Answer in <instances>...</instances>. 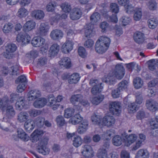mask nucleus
<instances>
[{
  "mask_svg": "<svg viewBox=\"0 0 158 158\" xmlns=\"http://www.w3.org/2000/svg\"><path fill=\"white\" fill-rule=\"evenodd\" d=\"M36 26L35 22L32 20L27 21L24 24L23 30L25 32H28L34 29Z\"/></svg>",
  "mask_w": 158,
  "mask_h": 158,
  "instance_id": "obj_13",
  "label": "nucleus"
},
{
  "mask_svg": "<svg viewBox=\"0 0 158 158\" xmlns=\"http://www.w3.org/2000/svg\"><path fill=\"white\" fill-rule=\"evenodd\" d=\"M91 119L94 124H99L101 122L102 118L95 114L91 116Z\"/></svg>",
  "mask_w": 158,
  "mask_h": 158,
  "instance_id": "obj_50",
  "label": "nucleus"
},
{
  "mask_svg": "<svg viewBox=\"0 0 158 158\" xmlns=\"http://www.w3.org/2000/svg\"><path fill=\"white\" fill-rule=\"evenodd\" d=\"M109 107L110 111L113 114L118 116L121 113V107L119 102H111Z\"/></svg>",
  "mask_w": 158,
  "mask_h": 158,
  "instance_id": "obj_4",
  "label": "nucleus"
},
{
  "mask_svg": "<svg viewBox=\"0 0 158 158\" xmlns=\"http://www.w3.org/2000/svg\"><path fill=\"white\" fill-rule=\"evenodd\" d=\"M40 92L38 90H31L28 94V100L29 101H33L40 96Z\"/></svg>",
  "mask_w": 158,
  "mask_h": 158,
  "instance_id": "obj_14",
  "label": "nucleus"
},
{
  "mask_svg": "<svg viewBox=\"0 0 158 158\" xmlns=\"http://www.w3.org/2000/svg\"><path fill=\"white\" fill-rule=\"evenodd\" d=\"M137 136L135 134H131L127 138L128 144L127 146L130 145L131 144L134 143L137 139Z\"/></svg>",
  "mask_w": 158,
  "mask_h": 158,
  "instance_id": "obj_51",
  "label": "nucleus"
},
{
  "mask_svg": "<svg viewBox=\"0 0 158 158\" xmlns=\"http://www.w3.org/2000/svg\"><path fill=\"white\" fill-rule=\"evenodd\" d=\"M142 143L141 141H140L139 140H137L135 144L133 145L132 150L135 151L139 148L142 146Z\"/></svg>",
  "mask_w": 158,
  "mask_h": 158,
  "instance_id": "obj_63",
  "label": "nucleus"
},
{
  "mask_svg": "<svg viewBox=\"0 0 158 158\" xmlns=\"http://www.w3.org/2000/svg\"><path fill=\"white\" fill-rule=\"evenodd\" d=\"M59 49V46L57 44H54L50 47L49 52L51 55L54 56L57 54Z\"/></svg>",
  "mask_w": 158,
  "mask_h": 158,
  "instance_id": "obj_25",
  "label": "nucleus"
},
{
  "mask_svg": "<svg viewBox=\"0 0 158 158\" xmlns=\"http://www.w3.org/2000/svg\"><path fill=\"white\" fill-rule=\"evenodd\" d=\"M133 83L136 89L141 88L143 84V81L141 78L139 77H137L134 79Z\"/></svg>",
  "mask_w": 158,
  "mask_h": 158,
  "instance_id": "obj_38",
  "label": "nucleus"
},
{
  "mask_svg": "<svg viewBox=\"0 0 158 158\" xmlns=\"http://www.w3.org/2000/svg\"><path fill=\"white\" fill-rule=\"evenodd\" d=\"M88 126L87 121L85 120H83L80 124L77 129L78 133L81 134L84 133L88 129Z\"/></svg>",
  "mask_w": 158,
  "mask_h": 158,
  "instance_id": "obj_15",
  "label": "nucleus"
},
{
  "mask_svg": "<svg viewBox=\"0 0 158 158\" xmlns=\"http://www.w3.org/2000/svg\"><path fill=\"white\" fill-rule=\"evenodd\" d=\"M56 122L57 124L60 126H63L65 123L64 118L61 116H58L56 118Z\"/></svg>",
  "mask_w": 158,
  "mask_h": 158,
  "instance_id": "obj_61",
  "label": "nucleus"
},
{
  "mask_svg": "<svg viewBox=\"0 0 158 158\" xmlns=\"http://www.w3.org/2000/svg\"><path fill=\"white\" fill-rule=\"evenodd\" d=\"M98 158H107V154L106 150L104 148L99 149L97 154Z\"/></svg>",
  "mask_w": 158,
  "mask_h": 158,
  "instance_id": "obj_39",
  "label": "nucleus"
},
{
  "mask_svg": "<svg viewBox=\"0 0 158 158\" xmlns=\"http://www.w3.org/2000/svg\"><path fill=\"white\" fill-rule=\"evenodd\" d=\"M35 123L31 119L27 120L25 123L24 127L25 129L29 132H30L34 127Z\"/></svg>",
  "mask_w": 158,
  "mask_h": 158,
  "instance_id": "obj_19",
  "label": "nucleus"
},
{
  "mask_svg": "<svg viewBox=\"0 0 158 158\" xmlns=\"http://www.w3.org/2000/svg\"><path fill=\"white\" fill-rule=\"evenodd\" d=\"M74 109L72 108L66 109L64 110V116L66 118H69L71 117L74 114Z\"/></svg>",
  "mask_w": 158,
  "mask_h": 158,
  "instance_id": "obj_44",
  "label": "nucleus"
},
{
  "mask_svg": "<svg viewBox=\"0 0 158 158\" xmlns=\"http://www.w3.org/2000/svg\"><path fill=\"white\" fill-rule=\"evenodd\" d=\"M138 109V105L135 103L133 102L129 104L128 106V109L130 112L135 111Z\"/></svg>",
  "mask_w": 158,
  "mask_h": 158,
  "instance_id": "obj_58",
  "label": "nucleus"
},
{
  "mask_svg": "<svg viewBox=\"0 0 158 158\" xmlns=\"http://www.w3.org/2000/svg\"><path fill=\"white\" fill-rule=\"evenodd\" d=\"M63 35V33L62 31L58 29L53 30L50 34L51 38L55 40H58L61 39Z\"/></svg>",
  "mask_w": 158,
  "mask_h": 158,
  "instance_id": "obj_7",
  "label": "nucleus"
},
{
  "mask_svg": "<svg viewBox=\"0 0 158 158\" xmlns=\"http://www.w3.org/2000/svg\"><path fill=\"white\" fill-rule=\"evenodd\" d=\"M150 124L151 128L152 129L158 128V122L155 119H150Z\"/></svg>",
  "mask_w": 158,
  "mask_h": 158,
  "instance_id": "obj_57",
  "label": "nucleus"
},
{
  "mask_svg": "<svg viewBox=\"0 0 158 158\" xmlns=\"http://www.w3.org/2000/svg\"><path fill=\"white\" fill-rule=\"evenodd\" d=\"M82 119L80 114H77L70 120V121L73 124L76 125L81 122L83 121Z\"/></svg>",
  "mask_w": 158,
  "mask_h": 158,
  "instance_id": "obj_29",
  "label": "nucleus"
},
{
  "mask_svg": "<svg viewBox=\"0 0 158 158\" xmlns=\"http://www.w3.org/2000/svg\"><path fill=\"white\" fill-rule=\"evenodd\" d=\"M100 19V15L98 12L94 13L90 16V20L92 24H94Z\"/></svg>",
  "mask_w": 158,
  "mask_h": 158,
  "instance_id": "obj_36",
  "label": "nucleus"
},
{
  "mask_svg": "<svg viewBox=\"0 0 158 158\" xmlns=\"http://www.w3.org/2000/svg\"><path fill=\"white\" fill-rule=\"evenodd\" d=\"M133 16L134 19L136 21L139 20L141 18L142 13L141 9L140 8H135L134 11Z\"/></svg>",
  "mask_w": 158,
  "mask_h": 158,
  "instance_id": "obj_35",
  "label": "nucleus"
},
{
  "mask_svg": "<svg viewBox=\"0 0 158 158\" xmlns=\"http://www.w3.org/2000/svg\"><path fill=\"white\" fill-rule=\"evenodd\" d=\"M122 91L117 88L113 90L112 92V96L114 98H116L119 97Z\"/></svg>",
  "mask_w": 158,
  "mask_h": 158,
  "instance_id": "obj_62",
  "label": "nucleus"
},
{
  "mask_svg": "<svg viewBox=\"0 0 158 158\" xmlns=\"http://www.w3.org/2000/svg\"><path fill=\"white\" fill-rule=\"evenodd\" d=\"M6 107L5 116L9 118H11L15 114V111L11 106L8 105Z\"/></svg>",
  "mask_w": 158,
  "mask_h": 158,
  "instance_id": "obj_22",
  "label": "nucleus"
},
{
  "mask_svg": "<svg viewBox=\"0 0 158 158\" xmlns=\"http://www.w3.org/2000/svg\"><path fill=\"white\" fill-rule=\"evenodd\" d=\"M45 119L43 117H39L36 118L34 122L35 124L39 127H42L44 124Z\"/></svg>",
  "mask_w": 158,
  "mask_h": 158,
  "instance_id": "obj_48",
  "label": "nucleus"
},
{
  "mask_svg": "<svg viewBox=\"0 0 158 158\" xmlns=\"http://www.w3.org/2000/svg\"><path fill=\"white\" fill-rule=\"evenodd\" d=\"M134 39L136 43L139 44L141 43L144 41V34L140 32H136L134 34Z\"/></svg>",
  "mask_w": 158,
  "mask_h": 158,
  "instance_id": "obj_23",
  "label": "nucleus"
},
{
  "mask_svg": "<svg viewBox=\"0 0 158 158\" xmlns=\"http://www.w3.org/2000/svg\"><path fill=\"white\" fill-rule=\"evenodd\" d=\"M8 102L9 100L7 98L5 97L2 98H0V108L3 110L5 109L8 106Z\"/></svg>",
  "mask_w": 158,
  "mask_h": 158,
  "instance_id": "obj_42",
  "label": "nucleus"
},
{
  "mask_svg": "<svg viewBox=\"0 0 158 158\" xmlns=\"http://www.w3.org/2000/svg\"><path fill=\"white\" fill-rule=\"evenodd\" d=\"M80 77L77 73H74L72 74L68 80L70 84L77 83L80 79Z\"/></svg>",
  "mask_w": 158,
  "mask_h": 158,
  "instance_id": "obj_26",
  "label": "nucleus"
},
{
  "mask_svg": "<svg viewBox=\"0 0 158 158\" xmlns=\"http://www.w3.org/2000/svg\"><path fill=\"white\" fill-rule=\"evenodd\" d=\"M26 102L23 97H20L15 104L16 108L18 110H21L25 106Z\"/></svg>",
  "mask_w": 158,
  "mask_h": 158,
  "instance_id": "obj_30",
  "label": "nucleus"
},
{
  "mask_svg": "<svg viewBox=\"0 0 158 158\" xmlns=\"http://www.w3.org/2000/svg\"><path fill=\"white\" fill-rule=\"evenodd\" d=\"M60 7L62 10L65 13L69 12L71 9L70 5L66 2L61 4L60 5Z\"/></svg>",
  "mask_w": 158,
  "mask_h": 158,
  "instance_id": "obj_49",
  "label": "nucleus"
},
{
  "mask_svg": "<svg viewBox=\"0 0 158 158\" xmlns=\"http://www.w3.org/2000/svg\"><path fill=\"white\" fill-rule=\"evenodd\" d=\"M148 26L150 28H155L157 26L158 22L157 19L154 18H151L148 20Z\"/></svg>",
  "mask_w": 158,
  "mask_h": 158,
  "instance_id": "obj_37",
  "label": "nucleus"
},
{
  "mask_svg": "<svg viewBox=\"0 0 158 158\" xmlns=\"http://www.w3.org/2000/svg\"><path fill=\"white\" fill-rule=\"evenodd\" d=\"M44 133V132L42 130L39 129L34 131L31 135L32 142H36L39 140L40 136L42 135Z\"/></svg>",
  "mask_w": 158,
  "mask_h": 158,
  "instance_id": "obj_21",
  "label": "nucleus"
},
{
  "mask_svg": "<svg viewBox=\"0 0 158 158\" xmlns=\"http://www.w3.org/2000/svg\"><path fill=\"white\" fill-rule=\"evenodd\" d=\"M82 14L80 9L74 8L70 14V18L72 20H77L80 18Z\"/></svg>",
  "mask_w": 158,
  "mask_h": 158,
  "instance_id": "obj_11",
  "label": "nucleus"
},
{
  "mask_svg": "<svg viewBox=\"0 0 158 158\" xmlns=\"http://www.w3.org/2000/svg\"><path fill=\"white\" fill-rule=\"evenodd\" d=\"M28 12L24 7H21L19 8L17 13V15L20 18L25 17L28 14Z\"/></svg>",
  "mask_w": 158,
  "mask_h": 158,
  "instance_id": "obj_34",
  "label": "nucleus"
},
{
  "mask_svg": "<svg viewBox=\"0 0 158 158\" xmlns=\"http://www.w3.org/2000/svg\"><path fill=\"white\" fill-rule=\"evenodd\" d=\"M16 83H20L19 84H24L26 85L27 83V79L26 77L23 75H21L19 77L15 80Z\"/></svg>",
  "mask_w": 158,
  "mask_h": 158,
  "instance_id": "obj_55",
  "label": "nucleus"
},
{
  "mask_svg": "<svg viewBox=\"0 0 158 158\" xmlns=\"http://www.w3.org/2000/svg\"><path fill=\"white\" fill-rule=\"evenodd\" d=\"M149 154L146 149H141L136 153L135 158H149Z\"/></svg>",
  "mask_w": 158,
  "mask_h": 158,
  "instance_id": "obj_16",
  "label": "nucleus"
},
{
  "mask_svg": "<svg viewBox=\"0 0 158 158\" xmlns=\"http://www.w3.org/2000/svg\"><path fill=\"white\" fill-rule=\"evenodd\" d=\"M49 29V27L46 23H41L37 29L36 34L42 36H45L48 32Z\"/></svg>",
  "mask_w": 158,
  "mask_h": 158,
  "instance_id": "obj_5",
  "label": "nucleus"
},
{
  "mask_svg": "<svg viewBox=\"0 0 158 158\" xmlns=\"http://www.w3.org/2000/svg\"><path fill=\"white\" fill-rule=\"evenodd\" d=\"M82 152L83 155L86 157L91 158L94 156V152L91 147L88 145H85L83 147Z\"/></svg>",
  "mask_w": 158,
  "mask_h": 158,
  "instance_id": "obj_12",
  "label": "nucleus"
},
{
  "mask_svg": "<svg viewBox=\"0 0 158 158\" xmlns=\"http://www.w3.org/2000/svg\"><path fill=\"white\" fill-rule=\"evenodd\" d=\"M128 85V82L126 80H123L118 84V88L122 91L127 88Z\"/></svg>",
  "mask_w": 158,
  "mask_h": 158,
  "instance_id": "obj_47",
  "label": "nucleus"
},
{
  "mask_svg": "<svg viewBox=\"0 0 158 158\" xmlns=\"http://www.w3.org/2000/svg\"><path fill=\"white\" fill-rule=\"evenodd\" d=\"M47 102V100L46 99L44 98H40L34 102L33 105L36 108H41L44 106Z\"/></svg>",
  "mask_w": 158,
  "mask_h": 158,
  "instance_id": "obj_20",
  "label": "nucleus"
},
{
  "mask_svg": "<svg viewBox=\"0 0 158 158\" xmlns=\"http://www.w3.org/2000/svg\"><path fill=\"white\" fill-rule=\"evenodd\" d=\"M125 74V70L123 66L120 64L116 65L114 71L110 72L107 76H105L102 79L103 82L110 85H113L116 82V78L121 80Z\"/></svg>",
  "mask_w": 158,
  "mask_h": 158,
  "instance_id": "obj_1",
  "label": "nucleus"
},
{
  "mask_svg": "<svg viewBox=\"0 0 158 158\" xmlns=\"http://www.w3.org/2000/svg\"><path fill=\"white\" fill-rule=\"evenodd\" d=\"M31 15L32 17L35 19L40 20L44 18V14L43 11L41 10H35L31 12Z\"/></svg>",
  "mask_w": 158,
  "mask_h": 158,
  "instance_id": "obj_17",
  "label": "nucleus"
},
{
  "mask_svg": "<svg viewBox=\"0 0 158 158\" xmlns=\"http://www.w3.org/2000/svg\"><path fill=\"white\" fill-rule=\"evenodd\" d=\"M93 25L89 24L86 25V27L85 28V36L86 37H89V36L92 32Z\"/></svg>",
  "mask_w": 158,
  "mask_h": 158,
  "instance_id": "obj_40",
  "label": "nucleus"
},
{
  "mask_svg": "<svg viewBox=\"0 0 158 158\" xmlns=\"http://www.w3.org/2000/svg\"><path fill=\"white\" fill-rule=\"evenodd\" d=\"M135 102L139 105L141 104L143 101V98L141 92H138L135 93Z\"/></svg>",
  "mask_w": 158,
  "mask_h": 158,
  "instance_id": "obj_52",
  "label": "nucleus"
},
{
  "mask_svg": "<svg viewBox=\"0 0 158 158\" xmlns=\"http://www.w3.org/2000/svg\"><path fill=\"white\" fill-rule=\"evenodd\" d=\"M104 98V95H101L98 97L93 98L91 101L93 104L97 105L103 100Z\"/></svg>",
  "mask_w": 158,
  "mask_h": 158,
  "instance_id": "obj_46",
  "label": "nucleus"
},
{
  "mask_svg": "<svg viewBox=\"0 0 158 158\" xmlns=\"http://www.w3.org/2000/svg\"><path fill=\"white\" fill-rule=\"evenodd\" d=\"M59 64L66 68H69L71 66L70 59L68 57H63L59 61Z\"/></svg>",
  "mask_w": 158,
  "mask_h": 158,
  "instance_id": "obj_24",
  "label": "nucleus"
},
{
  "mask_svg": "<svg viewBox=\"0 0 158 158\" xmlns=\"http://www.w3.org/2000/svg\"><path fill=\"white\" fill-rule=\"evenodd\" d=\"M73 45V43L72 40H67L62 46L63 52L65 53H69L72 50Z\"/></svg>",
  "mask_w": 158,
  "mask_h": 158,
  "instance_id": "obj_10",
  "label": "nucleus"
},
{
  "mask_svg": "<svg viewBox=\"0 0 158 158\" xmlns=\"http://www.w3.org/2000/svg\"><path fill=\"white\" fill-rule=\"evenodd\" d=\"M146 106L148 110L153 112L156 110L158 108V103L152 99L146 101Z\"/></svg>",
  "mask_w": 158,
  "mask_h": 158,
  "instance_id": "obj_8",
  "label": "nucleus"
},
{
  "mask_svg": "<svg viewBox=\"0 0 158 158\" xmlns=\"http://www.w3.org/2000/svg\"><path fill=\"white\" fill-rule=\"evenodd\" d=\"M48 140L47 138H45L39 143L37 151L40 153L44 155L49 153V149L46 147L48 144Z\"/></svg>",
  "mask_w": 158,
  "mask_h": 158,
  "instance_id": "obj_2",
  "label": "nucleus"
},
{
  "mask_svg": "<svg viewBox=\"0 0 158 158\" xmlns=\"http://www.w3.org/2000/svg\"><path fill=\"white\" fill-rule=\"evenodd\" d=\"M98 41H99L100 43L103 44L108 48L109 47L110 43V39L109 38L104 36L100 37Z\"/></svg>",
  "mask_w": 158,
  "mask_h": 158,
  "instance_id": "obj_28",
  "label": "nucleus"
},
{
  "mask_svg": "<svg viewBox=\"0 0 158 158\" xmlns=\"http://www.w3.org/2000/svg\"><path fill=\"white\" fill-rule=\"evenodd\" d=\"M110 10L112 12L117 13L118 12L119 8L118 5L115 3H112L110 5Z\"/></svg>",
  "mask_w": 158,
  "mask_h": 158,
  "instance_id": "obj_60",
  "label": "nucleus"
},
{
  "mask_svg": "<svg viewBox=\"0 0 158 158\" xmlns=\"http://www.w3.org/2000/svg\"><path fill=\"white\" fill-rule=\"evenodd\" d=\"M123 139L120 136L117 135L114 136L112 139V142L114 145L119 146L122 143Z\"/></svg>",
  "mask_w": 158,
  "mask_h": 158,
  "instance_id": "obj_41",
  "label": "nucleus"
},
{
  "mask_svg": "<svg viewBox=\"0 0 158 158\" xmlns=\"http://www.w3.org/2000/svg\"><path fill=\"white\" fill-rule=\"evenodd\" d=\"M28 113L31 116L35 117L40 114L41 112L40 110L33 109L30 110L28 111Z\"/></svg>",
  "mask_w": 158,
  "mask_h": 158,
  "instance_id": "obj_59",
  "label": "nucleus"
},
{
  "mask_svg": "<svg viewBox=\"0 0 158 158\" xmlns=\"http://www.w3.org/2000/svg\"><path fill=\"white\" fill-rule=\"evenodd\" d=\"M28 118V115L27 112H22L18 114V119L20 123H22L26 121Z\"/></svg>",
  "mask_w": 158,
  "mask_h": 158,
  "instance_id": "obj_31",
  "label": "nucleus"
},
{
  "mask_svg": "<svg viewBox=\"0 0 158 158\" xmlns=\"http://www.w3.org/2000/svg\"><path fill=\"white\" fill-rule=\"evenodd\" d=\"M14 28V26L12 24L8 23L5 24L3 27L2 31L6 34H8L11 32Z\"/></svg>",
  "mask_w": 158,
  "mask_h": 158,
  "instance_id": "obj_27",
  "label": "nucleus"
},
{
  "mask_svg": "<svg viewBox=\"0 0 158 158\" xmlns=\"http://www.w3.org/2000/svg\"><path fill=\"white\" fill-rule=\"evenodd\" d=\"M102 83L94 86L92 89L91 92L93 94L96 95L101 92L102 88H100Z\"/></svg>",
  "mask_w": 158,
  "mask_h": 158,
  "instance_id": "obj_53",
  "label": "nucleus"
},
{
  "mask_svg": "<svg viewBox=\"0 0 158 158\" xmlns=\"http://www.w3.org/2000/svg\"><path fill=\"white\" fill-rule=\"evenodd\" d=\"M78 52L79 55L81 57L85 58L86 57L87 53L85 48L83 47H79L78 48Z\"/></svg>",
  "mask_w": 158,
  "mask_h": 158,
  "instance_id": "obj_56",
  "label": "nucleus"
},
{
  "mask_svg": "<svg viewBox=\"0 0 158 158\" xmlns=\"http://www.w3.org/2000/svg\"><path fill=\"white\" fill-rule=\"evenodd\" d=\"M73 140V144L76 147L80 146L82 143V139L79 136H76L74 137Z\"/></svg>",
  "mask_w": 158,
  "mask_h": 158,
  "instance_id": "obj_45",
  "label": "nucleus"
},
{
  "mask_svg": "<svg viewBox=\"0 0 158 158\" xmlns=\"http://www.w3.org/2000/svg\"><path fill=\"white\" fill-rule=\"evenodd\" d=\"M83 98V97L81 94L74 95L71 97L70 101L73 104L75 105L76 102H80L82 100Z\"/></svg>",
  "mask_w": 158,
  "mask_h": 158,
  "instance_id": "obj_33",
  "label": "nucleus"
},
{
  "mask_svg": "<svg viewBox=\"0 0 158 158\" xmlns=\"http://www.w3.org/2000/svg\"><path fill=\"white\" fill-rule=\"evenodd\" d=\"M17 132L19 138L24 141L28 140L29 138L28 136L23 129H18Z\"/></svg>",
  "mask_w": 158,
  "mask_h": 158,
  "instance_id": "obj_32",
  "label": "nucleus"
},
{
  "mask_svg": "<svg viewBox=\"0 0 158 158\" xmlns=\"http://www.w3.org/2000/svg\"><path fill=\"white\" fill-rule=\"evenodd\" d=\"M31 43L35 47L42 46L45 43V40L40 36H36L34 37L32 40Z\"/></svg>",
  "mask_w": 158,
  "mask_h": 158,
  "instance_id": "obj_9",
  "label": "nucleus"
},
{
  "mask_svg": "<svg viewBox=\"0 0 158 158\" xmlns=\"http://www.w3.org/2000/svg\"><path fill=\"white\" fill-rule=\"evenodd\" d=\"M5 52L4 56L6 58L9 59L12 58V53L16 50L17 47L14 44L8 43L5 45Z\"/></svg>",
  "mask_w": 158,
  "mask_h": 158,
  "instance_id": "obj_3",
  "label": "nucleus"
},
{
  "mask_svg": "<svg viewBox=\"0 0 158 158\" xmlns=\"http://www.w3.org/2000/svg\"><path fill=\"white\" fill-rule=\"evenodd\" d=\"M108 48L101 44L99 41H97L95 44V49L97 52L102 54L105 52Z\"/></svg>",
  "mask_w": 158,
  "mask_h": 158,
  "instance_id": "obj_18",
  "label": "nucleus"
},
{
  "mask_svg": "<svg viewBox=\"0 0 158 158\" xmlns=\"http://www.w3.org/2000/svg\"><path fill=\"white\" fill-rule=\"evenodd\" d=\"M19 66L18 64L15 65L11 67V74L12 75L16 76L19 74Z\"/></svg>",
  "mask_w": 158,
  "mask_h": 158,
  "instance_id": "obj_54",
  "label": "nucleus"
},
{
  "mask_svg": "<svg viewBox=\"0 0 158 158\" xmlns=\"http://www.w3.org/2000/svg\"><path fill=\"white\" fill-rule=\"evenodd\" d=\"M148 67L149 69L153 70L155 69L156 66L155 64L156 63V61L155 59H152L148 61Z\"/></svg>",
  "mask_w": 158,
  "mask_h": 158,
  "instance_id": "obj_64",
  "label": "nucleus"
},
{
  "mask_svg": "<svg viewBox=\"0 0 158 158\" xmlns=\"http://www.w3.org/2000/svg\"><path fill=\"white\" fill-rule=\"evenodd\" d=\"M147 5L151 10H155L157 8V3L155 0H149L147 3Z\"/></svg>",
  "mask_w": 158,
  "mask_h": 158,
  "instance_id": "obj_43",
  "label": "nucleus"
},
{
  "mask_svg": "<svg viewBox=\"0 0 158 158\" xmlns=\"http://www.w3.org/2000/svg\"><path fill=\"white\" fill-rule=\"evenodd\" d=\"M115 120L113 116L106 115L102 119V123L104 125L107 127H110L114 125Z\"/></svg>",
  "mask_w": 158,
  "mask_h": 158,
  "instance_id": "obj_6",
  "label": "nucleus"
}]
</instances>
